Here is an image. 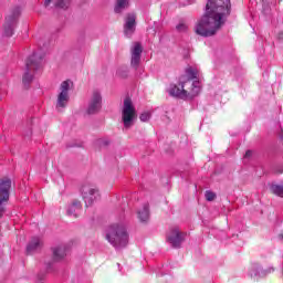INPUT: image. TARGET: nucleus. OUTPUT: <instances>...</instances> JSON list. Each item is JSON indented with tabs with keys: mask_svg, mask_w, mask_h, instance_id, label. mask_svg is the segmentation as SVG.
Returning a JSON list of instances; mask_svg holds the SVG:
<instances>
[{
	"mask_svg": "<svg viewBox=\"0 0 283 283\" xmlns=\"http://www.w3.org/2000/svg\"><path fill=\"white\" fill-rule=\"evenodd\" d=\"M231 14V0H208L203 17L195 27L199 36H214L224 24V17Z\"/></svg>",
	"mask_w": 283,
	"mask_h": 283,
	"instance_id": "f257e3e1",
	"label": "nucleus"
},
{
	"mask_svg": "<svg viewBox=\"0 0 283 283\" xmlns=\"http://www.w3.org/2000/svg\"><path fill=\"white\" fill-rule=\"evenodd\" d=\"M106 240L114 249H125L129 243V234L125 226L112 224L107 230Z\"/></svg>",
	"mask_w": 283,
	"mask_h": 283,
	"instance_id": "f03ea898",
	"label": "nucleus"
},
{
	"mask_svg": "<svg viewBox=\"0 0 283 283\" xmlns=\"http://www.w3.org/2000/svg\"><path fill=\"white\" fill-rule=\"evenodd\" d=\"M168 93L175 98H181L182 101H193V98L200 94V82L196 81L192 83V90L190 93L185 90L184 82L179 83V86L176 84H170Z\"/></svg>",
	"mask_w": 283,
	"mask_h": 283,
	"instance_id": "7ed1b4c3",
	"label": "nucleus"
},
{
	"mask_svg": "<svg viewBox=\"0 0 283 283\" xmlns=\"http://www.w3.org/2000/svg\"><path fill=\"white\" fill-rule=\"evenodd\" d=\"M43 54H39L34 52L32 55H30L25 62V72L22 76V83L23 85L28 86L32 81H34V74L32 72H36L39 67H41V63L43 62Z\"/></svg>",
	"mask_w": 283,
	"mask_h": 283,
	"instance_id": "20e7f679",
	"label": "nucleus"
},
{
	"mask_svg": "<svg viewBox=\"0 0 283 283\" xmlns=\"http://www.w3.org/2000/svg\"><path fill=\"white\" fill-rule=\"evenodd\" d=\"M19 17H21V9L19 7H14L6 17L4 23L2 25V34L10 39V36H14V30H17V25H19Z\"/></svg>",
	"mask_w": 283,
	"mask_h": 283,
	"instance_id": "39448f33",
	"label": "nucleus"
},
{
	"mask_svg": "<svg viewBox=\"0 0 283 283\" xmlns=\"http://www.w3.org/2000/svg\"><path fill=\"white\" fill-rule=\"evenodd\" d=\"M122 120L126 129H129L134 125V120H136V107L134 106V102H132V97L124 99Z\"/></svg>",
	"mask_w": 283,
	"mask_h": 283,
	"instance_id": "423d86ee",
	"label": "nucleus"
},
{
	"mask_svg": "<svg viewBox=\"0 0 283 283\" xmlns=\"http://www.w3.org/2000/svg\"><path fill=\"white\" fill-rule=\"evenodd\" d=\"M10 189H12V180L0 179V219L6 216V205L10 201Z\"/></svg>",
	"mask_w": 283,
	"mask_h": 283,
	"instance_id": "0eeeda50",
	"label": "nucleus"
},
{
	"mask_svg": "<svg viewBox=\"0 0 283 283\" xmlns=\"http://www.w3.org/2000/svg\"><path fill=\"white\" fill-rule=\"evenodd\" d=\"M82 198L85 202V207H92L95 200H98L101 196L98 188L92 184H84L81 188Z\"/></svg>",
	"mask_w": 283,
	"mask_h": 283,
	"instance_id": "6e6552de",
	"label": "nucleus"
},
{
	"mask_svg": "<svg viewBox=\"0 0 283 283\" xmlns=\"http://www.w3.org/2000/svg\"><path fill=\"white\" fill-rule=\"evenodd\" d=\"M52 251V261L45 262V269L48 273L54 272V262H61L65 260V255H67V247L65 245H56L51 248Z\"/></svg>",
	"mask_w": 283,
	"mask_h": 283,
	"instance_id": "1a4fd4ad",
	"label": "nucleus"
},
{
	"mask_svg": "<svg viewBox=\"0 0 283 283\" xmlns=\"http://www.w3.org/2000/svg\"><path fill=\"white\" fill-rule=\"evenodd\" d=\"M70 80H66L60 85V93L56 101V109H65L70 103Z\"/></svg>",
	"mask_w": 283,
	"mask_h": 283,
	"instance_id": "9d476101",
	"label": "nucleus"
},
{
	"mask_svg": "<svg viewBox=\"0 0 283 283\" xmlns=\"http://www.w3.org/2000/svg\"><path fill=\"white\" fill-rule=\"evenodd\" d=\"M185 238H187V233L180 232V229L177 227L170 229V232L167 234V240L172 249H180L182 242H185Z\"/></svg>",
	"mask_w": 283,
	"mask_h": 283,
	"instance_id": "9b49d317",
	"label": "nucleus"
},
{
	"mask_svg": "<svg viewBox=\"0 0 283 283\" xmlns=\"http://www.w3.org/2000/svg\"><path fill=\"white\" fill-rule=\"evenodd\" d=\"M102 107H103V96L101 95V92L94 91L88 102V107L86 112L90 115L98 114Z\"/></svg>",
	"mask_w": 283,
	"mask_h": 283,
	"instance_id": "f8f14e48",
	"label": "nucleus"
},
{
	"mask_svg": "<svg viewBox=\"0 0 283 283\" xmlns=\"http://www.w3.org/2000/svg\"><path fill=\"white\" fill-rule=\"evenodd\" d=\"M143 57V44L135 42L130 48V66L134 70H138L140 66V59Z\"/></svg>",
	"mask_w": 283,
	"mask_h": 283,
	"instance_id": "ddd939ff",
	"label": "nucleus"
},
{
	"mask_svg": "<svg viewBox=\"0 0 283 283\" xmlns=\"http://www.w3.org/2000/svg\"><path fill=\"white\" fill-rule=\"evenodd\" d=\"M136 32V14L128 13L124 23L125 36H132Z\"/></svg>",
	"mask_w": 283,
	"mask_h": 283,
	"instance_id": "4468645a",
	"label": "nucleus"
},
{
	"mask_svg": "<svg viewBox=\"0 0 283 283\" xmlns=\"http://www.w3.org/2000/svg\"><path fill=\"white\" fill-rule=\"evenodd\" d=\"M41 249H43V241L39 237H33L27 244L25 253L27 255H34Z\"/></svg>",
	"mask_w": 283,
	"mask_h": 283,
	"instance_id": "2eb2a0df",
	"label": "nucleus"
},
{
	"mask_svg": "<svg viewBox=\"0 0 283 283\" xmlns=\"http://www.w3.org/2000/svg\"><path fill=\"white\" fill-rule=\"evenodd\" d=\"M275 271V268L270 266L265 270L262 269V265H260L259 263H254L252 265L250 275L251 277H266V275H269V273H273Z\"/></svg>",
	"mask_w": 283,
	"mask_h": 283,
	"instance_id": "dca6fc26",
	"label": "nucleus"
},
{
	"mask_svg": "<svg viewBox=\"0 0 283 283\" xmlns=\"http://www.w3.org/2000/svg\"><path fill=\"white\" fill-rule=\"evenodd\" d=\"M127 8H129V0H115V14H123Z\"/></svg>",
	"mask_w": 283,
	"mask_h": 283,
	"instance_id": "f3484780",
	"label": "nucleus"
},
{
	"mask_svg": "<svg viewBox=\"0 0 283 283\" xmlns=\"http://www.w3.org/2000/svg\"><path fill=\"white\" fill-rule=\"evenodd\" d=\"M81 201L75 200L67 209V216H73V218H78V211H81Z\"/></svg>",
	"mask_w": 283,
	"mask_h": 283,
	"instance_id": "a211bd4d",
	"label": "nucleus"
},
{
	"mask_svg": "<svg viewBox=\"0 0 283 283\" xmlns=\"http://www.w3.org/2000/svg\"><path fill=\"white\" fill-rule=\"evenodd\" d=\"M138 219L142 222H148L149 220V205L145 203L142 210L137 212Z\"/></svg>",
	"mask_w": 283,
	"mask_h": 283,
	"instance_id": "6ab92c4d",
	"label": "nucleus"
},
{
	"mask_svg": "<svg viewBox=\"0 0 283 283\" xmlns=\"http://www.w3.org/2000/svg\"><path fill=\"white\" fill-rule=\"evenodd\" d=\"M72 6V0H54V8H60L61 10H67Z\"/></svg>",
	"mask_w": 283,
	"mask_h": 283,
	"instance_id": "aec40b11",
	"label": "nucleus"
},
{
	"mask_svg": "<svg viewBox=\"0 0 283 283\" xmlns=\"http://www.w3.org/2000/svg\"><path fill=\"white\" fill-rule=\"evenodd\" d=\"M270 190L274 193V196H279V198H283V186L272 184L270 186Z\"/></svg>",
	"mask_w": 283,
	"mask_h": 283,
	"instance_id": "412c9836",
	"label": "nucleus"
},
{
	"mask_svg": "<svg viewBox=\"0 0 283 283\" xmlns=\"http://www.w3.org/2000/svg\"><path fill=\"white\" fill-rule=\"evenodd\" d=\"M116 74L119 78H127V76H129V69L127 66H120Z\"/></svg>",
	"mask_w": 283,
	"mask_h": 283,
	"instance_id": "4be33fe9",
	"label": "nucleus"
},
{
	"mask_svg": "<svg viewBox=\"0 0 283 283\" xmlns=\"http://www.w3.org/2000/svg\"><path fill=\"white\" fill-rule=\"evenodd\" d=\"M186 74L189 76V78L193 80V78H197L198 71L196 69L189 66L188 69H186Z\"/></svg>",
	"mask_w": 283,
	"mask_h": 283,
	"instance_id": "5701e85b",
	"label": "nucleus"
},
{
	"mask_svg": "<svg viewBox=\"0 0 283 283\" xmlns=\"http://www.w3.org/2000/svg\"><path fill=\"white\" fill-rule=\"evenodd\" d=\"M176 30L177 32H187V30H189V27L185 22H179L176 25Z\"/></svg>",
	"mask_w": 283,
	"mask_h": 283,
	"instance_id": "b1692460",
	"label": "nucleus"
},
{
	"mask_svg": "<svg viewBox=\"0 0 283 283\" xmlns=\"http://www.w3.org/2000/svg\"><path fill=\"white\" fill-rule=\"evenodd\" d=\"M149 118H151V113L149 112H144L139 115V119L142 120V123H147Z\"/></svg>",
	"mask_w": 283,
	"mask_h": 283,
	"instance_id": "393cba45",
	"label": "nucleus"
},
{
	"mask_svg": "<svg viewBox=\"0 0 283 283\" xmlns=\"http://www.w3.org/2000/svg\"><path fill=\"white\" fill-rule=\"evenodd\" d=\"M205 196H206V200H208V202H213V200H216V193L211 190H207Z\"/></svg>",
	"mask_w": 283,
	"mask_h": 283,
	"instance_id": "a878e982",
	"label": "nucleus"
},
{
	"mask_svg": "<svg viewBox=\"0 0 283 283\" xmlns=\"http://www.w3.org/2000/svg\"><path fill=\"white\" fill-rule=\"evenodd\" d=\"M99 147H107L109 145L108 139H99L98 140Z\"/></svg>",
	"mask_w": 283,
	"mask_h": 283,
	"instance_id": "bb28decb",
	"label": "nucleus"
},
{
	"mask_svg": "<svg viewBox=\"0 0 283 283\" xmlns=\"http://www.w3.org/2000/svg\"><path fill=\"white\" fill-rule=\"evenodd\" d=\"M263 12L265 14H269V12H271V7L269 4H265L264 2H263Z\"/></svg>",
	"mask_w": 283,
	"mask_h": 283,
	"instance_id": "cd10ccee",
	"label": "nucleus"
},
{
	"mask_svg": "<svg viewBox=\"0 0 283 283\" xmlns=\"http://www.w3.org/2000/svg\"><path fill=\"white\" fill-rule=\"evenodd\" d=\"M253 156V150L245 151L244 158H251Z\"/></svg>",
	"mask_w": 283,
	"mask_h": 283,
	"instance_id": "c85d7f7f",
	"label": "nucleus"
},
{
	"mask_svg": "<svg viewBox=\"0 0 283 283\" xmlns=\"http://www.w3.org/2000/svg\"><path fill=\"white\" fill-rule=\"evenodd\" d=\"M50 3H52V0H45L44 1V8H49Z\"/></svg>",
	"mask_w": 283,
	"mask_h": 283,
	"instance_id": "c756f323",
	"label": "nucleus"
},
{
	"mask_svg": "<svg viewBox=\"0 0 283 283\" xmlns=\"http://www.w3.org/2000/svg\"><path fill=\"white\" fill-rule=\"evenodd\" d=\"M280 140H283V127L281 128V133L279 135Z\"/></svg>",
	"mask_w": 283,
	"mask_h": 283,
	"instance_id": "7c9ffc66",
	"label": "nucleus"
},
{
	"mask_svg": "<svg viewBox=\"0 0 283 283\" xmlns=\"http://www.w3.org/2000/svg\"><path fill=\"white\" fill-rule=\"evenodd\" d=\"M189 4L196 3V0H187Z\"/></svg>",
	"mask_w": 283,
	"mask_h": 283,
	"instance_id": "2f4dec72",
	"label": "nucleus"
}]
</instances>
